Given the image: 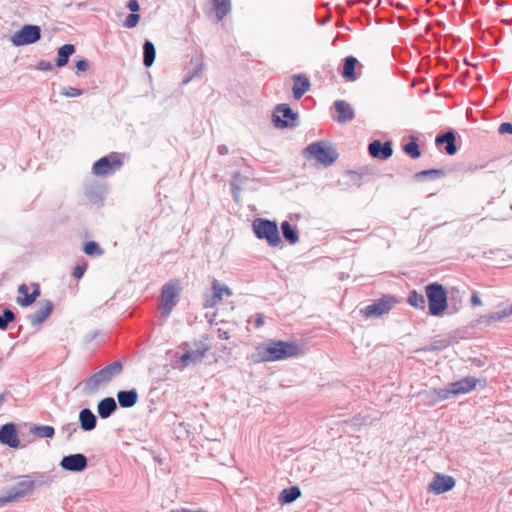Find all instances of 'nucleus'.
Returning a JSON list of instances; mask_svg holds the SVG:
<instances>
[{
	"label": "nucleus",
	"mask_w": 512,
	"mask_h": 512,
	"mask_svg": "<svg viewBox=\"0 0 512 512\" xmlns=\"http://www.w3.org/2000/svg\"><path fill=\"white\" fill-rule=\"evenodd\" d=\"M51 481L50 476L44 472H34L24 475L21 480L13 487L6 490L5 494L0 496V506L19 500L31 495L37 487H40Z\"/></svg>",
	"instance_id": "obj_1"
},
{
	"label": "nucleus",
	"mask_w": 512,
	"mask_h": 512,
	"mask_svg": "<svg viewBox=\"0 0 512 512\" xmlns=\"http://www.w3.org/2000/svg\"><path fill=\"white\" fill-rule=\"evenodd\" d=\"M257 362H274L297 357L301 348L296 342L269 340L256 349Z\"/></svg>",
	"instance_id": "obj_2"
},
{
	"label": "nucleus",
	"mask_w": 512,
	"mask_h": 512,
	"mask_svg": "<svg viewBox=\"0 0 512 512\" xmlns=\"http://www.w3.org/2000/svg\"><path fill=\"white\" fill-rule=\"evenodd\" d=\"M123 372V362L116 360L99 371L93 373L85 378L81 383L82 392L85 395H92L96 393L103 385H107L114 378L118 377Z\"/></svg>",
	"instance_id": "obj_3"
},
{
	"label": "nucleus",
	"mask_w": 512,
	"mask_h": 512,
	"mask_svg": "<svg viewBox=\"0 0 512 512\" xmlns=\"http://www.w3.org/2000/svg\"><path fill=\"white\" fill-rule=\"evenodd\" d=\"M203 338L204 340L187 341L180 345V349L184 350V353L180 356V362L183 368L202 362L206 353L210 350V346L206 342L208 337Z\"/></svg>",
	"instance_id": "obj_4"
},
{
	"label": "nucleus",
	"mask_w": 512,
	"mask_h": 512,
	"mask_svg": "<svg viewBox=\"0 0 512 512\" xmlns=\"http://www.w3.org/2000/svg\"><path fill=\"white\" fill-rule=\"evenodd\" d=\"M429 314L441 316L448 307L447 292L444 286L438 282L429 283L425 287Z\"/></svg>",
	"instance_id": "obj_5"
},
{
	"label": "nucleus",
	"mask_w": 512,
	"mask_h": 512,
	"mask_svg": "<svg viewBox=\"0 0 512 512\" xmlns=\"http://www.w3.org/2000/svg\"><path fill=\"white\" fill-rule=\"evenodd\" d=\"M306 158L314 159L325 167L332 165L338 158V152L330 144L317 141L309 144L304 149Z\"/></svg>",
	"instance_id": "obj_6"
},
{
	"label": "nucleus",
	"mask_w": 512,
	"mask_h": 512,
	"mask_svg": "<svg viewBox=\"0 0 512 512\" xmlns=\"http://www.w3.org/2000/svg\"><path fill=\"white\" fill-rule=\"evenodd\" d=\"M181 292L180 283L172 280L165 283L159 295L158 309L162 316L168 317L179 301Z\"/></svg>",
	"instance_id": "obj_7"
},
{
	"label": "nucleus",
	"mask_w": 512,
	"mask_h": 512,
	"mask_svg": "<svg viewBox=\"0 0 512 512\" xmlns=\"http://www.w3.org/2000/svg\"><path fill=\"white\" fill-rule=\"evenodd\" d=\"M252 229L258 239L265 240L271 247H277L282 242L275 221L265 218H256L252 222Z\"/></svg>",
	"instance_id": "obj_8"
},
{
	"label": "nucleus",
	"mask_w": 512,
	"mask_h": 512,
	"mask_svg": "<svg viewBox=\"0 0 512 512\" xmlns=\"http://www.w3.org/2000/svg\"><path fill=\"white\" fill-rule=\"evenodd\" d=\"M398 303L396 296L386 294L360 310L365 318H379L389 313Z\"/></svg>",
	"instance_id": "obj_9"
},
{
	"label": "nucleus",
	"mask_w": 512,
	"mask_h": 512,
	"mask_svg": "<svg viewBox=\"0 0 512 512\" xmlns=\"http://www.w3.org/2000/svg\"><path fill=\"white\" fill-rule=\"evenodd\" d=\"M272 123L276 128H295L299 125V115L295 113L289 104H278L272 114Z\"/></svg>",
	"instance_id": "obj_10"
},
{
	"label": "nucleus",
	"mask_w": 512,
	"mask_h": 512,
	"mask_svg": "<svg viewBox=\"0 0 512 512\" xmlns=\"http://www.w3.org/2000/svg\"><path fill=\"white\" fill-rule=\"evenodd\" d=\"M123 166L120 154L112 152L107 156L98 159L92 167V171L97 176H106L114 173Z\"/></svg>",
	"instance_id": "obj_11"
},
{
	"label": "nucleus",
	"mask_w": 512,
	"mask_h": 512,
	"mask_svg": "<svg viewBox=\"0 0 512 512\" xmlns=\"http://www.w3.org/2000/svg\"><path fill=\"white\" fill-rule=\"evenodd\" d=\"M40 39L41 28L38 25L27 24L11 37V42L14 46L20 47L36 43Z\"/></svg>",
	"instance_id": "obj_12"
},
{
	"label": "nucleus",
	"mask_w": 512,
	"mask_h": 512,
	"mask_svg": "<svg viewBox=\"0 0 512 512\" xmlns=\"http://www.w3.org/2000/svg\"><path fill=\"white\" fill-rule=\"evenodd\" d=\"M211 293H204L203 295V307L214 308L221 303L223 296H231L232 290L225 284L220 283L217 279H214L211 283Z\"/></svg>",
	"instance_id": "obj_13"
},
{
	"label": "nucleus",
	"mask_w": 512,
	"mask_h": 512,
	"mask_svg": "<svg viewBox=\"0 0 512 512\" xmlns=\"http://www.w3.org/2000/svg\"><path fill=\"white\" fill-rule=\"evenodd\" d=\"M60 467L65 471L82 472L88 466L87 457L82 453H75L64 456L60 461Z\"/></svg>",
	"instance_id": "obj_14"
},
{
	"label": "nucleus",
	"mask_w": 512,
	"mask_h": 512,
	"mask_svg": "<svg viewBox=\"0 0 512 512\" xmlns=\"http://www.w3.org/2000/svg\"><path fill=\"white\" fill-rule=\"evenodd\" d=\"M0 443L10 448H19L20 441L16 424L9 422L0 427Z\"/></svg>",
	"instance_id": "obj_15"
},
{
	"label": "nucleus",
	"mask_w": 512,
	"mask_h": 512,
	"mask_svg": "<svg viewBox=\"0 0 512 512\" xmlns=\"http://www.w3.org/2000/svg\"><path fill=\"white\" fill-rule=\"evenodd\" d=\"M456 481L452 476L436 474L433 481L429 484L428 490L436 495H440L452 490L455 487Z\"/></svg>",
	"instance_id": "obj_16"
},
{
	"label": "nucleus",
	"mask_w": 512,
	"mask_h": 512,
	"mask_svg": "<svg viewBox=\"0 0 512 512\" xmlns=\"http://www.w3.org/2000/svg\"><path fill=\"white\" fill-rule=\"evenodd\" d=\"M368 152L372 158L387 160L393 154L392 143L391 141L373 140L368 145Z\"/></svg>",
	"instance_id": "obj_17"
},
{
	"label": "nucleus",
	"mask_w": 512,
	"mask_h": 512,
	"mask_svg": "<svg viewBox=\"0 0 512 512\" xmlns=\"http://www.w3.org/2000/svg\"><path fill=\"white\" fill-rule=\"evenodd\" d=\"M357 67L362 68V64H360L358 59L354 56H347L343 59L340 75L348 82L356 81L358 79V75L356 73Z\"/></svg>",
	"instance_id": "obj_18"
},
{
	"label": "nucleus",
	"mask_w": 512,
	"mask_h": 512,
	"mask_svg": "<svg viewBox=\"0 0 512 512\" xmlns=\"http://www.w3.org/2000/svg\"><path fill=\"white\" fill-rule=\"evenodd\" d=\"M435 144L437 146L445 144L444 150L446 154L450 156L455 155L458 151L456 145V134L453 130L438 134L435 138Z\"/></svg>",
	"instance_id": "obj_19"
},
{
	"label": "nucleus",
	"mask_w": 512,
	"mask_h": 512,
	"mask_svg": "<svg viewBox=\"0 0 512 512\" xmlns=\"http://www.w3.org/2000/svg\"><path fill=\"white\" fill-rule=\"evenodd\" d=\"M53 309V302L50 300H45L43 305L38 310L27 316V319L29 320L32 326H38L42 324L51 315Z\"/></svg>",
	"instance_id": "obj_20"
},
{
	"label": "nucleus",
	"mask_w": 512,
	"mask_h": 512,
	"mask_svg": "<svg viewBox=\"0 0 512 512\" xmlns=\"http://www.w3.org/2000/svg\"><path fill=\"white\" fill-rule=\"evenodd\" d=\"M478 383V379L475 377L467 376L458 381L450 383L453 396H459L462 394H467L473 391Z\"/></svg>",
	"instance_id": "obj_21"
},
{
	"label": "nucleus",
	"mask_w": 512,
	"mask_h": 512,
	"mask_svg": "<svg viewBox=\"0 0 512 512\" xmlns=\"http://www.w3.org/2000/svg\"><path fill=\"white\" fill-rule=\"evenodd\" d=\"M334 108L338 113L336 118L338 123H346L354 119V110L345 100H336Z\"/></svg>",
	"instance_id": "obj_22"
},
{
	"label": "nucleus",
	"mask_w": 512,
	"mask_h": 512,
	"mask_svg": "<svg viewBox=\"0 0 512 512\" xmlns=\"http://www.w3.org/2000/svg\"><path fill=\"white\" fill-rule=\"evenodd\" d=\"M294 85L292 88L293 97L296 100H299L309 89H310V80L307 76L302 74H297L293 76Z\"/></svg>",
	"instance_id": "obj_23"
},
{
	"label": "nucleus",
	"mask_w": 512,
	"mask_h": 512,
	"mask_svg": "<svg viewBox=\"0 0 512 512\" xmlns=\"http://www.w3.org/2000/svg\"><path fill=\"white\" fill-rule=\"evenodd\" d=\"M139 395L136 389L121 390L117 393V401L121 408H131L138 402Z\"/></svg>",
	"instance_id": "obj_24"
},
{
	"label": "nucleus",
	"mask_w": 512,
	"mask_h": 512,
	"mask_svg": "<svg viewBox=\"0 0 512 512\" xmlns=\"http://www.w3.org/2000/svg\"><path fill=\"white\" fill-rule=\"evenodd\" d=\"M79 424L83 431H92L96 428L97 417L89 408H83L79 412Z\"/></svg>",
	"instance_id": "obj_25"
},
{
	"label": "nucleus",
	"mask_w": 512,
	"mask_h": 512,
	"mask_svg": "<svg viewBox=\"0 0 512 512\" xmlns=\"http://www.w3.org/2000/svg\"><path fill=\"white\" fill-rule=\"evenodd\" d=\"M117 410V403L113 397H106L98 402L97 412L101 419L109 418Z\"/></svg>",
	"instance_id": "obj_26"
},
{
	"label": "nucleus",
	"mask_w": 512,
	"mask_h": 512,
	"mask_svg": "<svg viewBox=\"0 0 512 512\" xmlns=\"http://www.w3.org/2000/svg\"><path fill=\"white\" fill-rule=\"evenodd\" d=\"M76 48L73 44H64L57 50V58L55 61L56 67H64L68 62L70 57L75 53Z\"/></svg>",
	"instance_id": "obj_27"
},
{
	"label": "nucleus",
	"mask_w": 512,
	"mask_h": 512,
	"mask_svg": "<svg viewBox=\"0 0 512 512\" xmlns=\"http://www.w3.org/2000/svg\"><path fill=\"white\" fill-rule=\"evenodd\" d=\"M211 3L218 22L231 11V0H211Z\"/></svg>",
	"instance_id": "obj_28"
},
{
	"label": "nucleus",
	"mask_w": 512,
	"mask_h": 512,
	"mask_svg": "<svg viewBox=\"0 0 512 512\" xmlns=\"http://www.w3.org/2000/svg\"><path fill=\"white\" fill-rule=\"evenodd\" d=\"M281 231L284 239L291 245H294L299 240L297 227L292 225L289 221L281 223Z\"/></svg>",
	"instance_id": "obj_29"
},
{
	"label": "nucleus",
	"mask_w": 512,
	"mask_h": 512,
	"mask_svg": "<svg viewBox=\"0 0 512 512\" xmlns=\"http://www.w3.org/2000/svg\"><path fill=\"white\" fill-rule=\"evenodd\" d=\"M300 496V488L298 486H291L282 490L278 500L281 504H290L296 501Z\"/></svg>",
	"instance_id": "obj_30"
},
{
	"label": "nucleus",
	"mask_w": 512,
	"mask_h": 512,
	"mask_svg": "<svg viewBox=\"0 0 512 512\" xmlns=\"http://www.w3.org/2000/svg\"><path fill=\"white\" fill-rule=\"evenodd\" d=\"M156 58V48L153 42L145 40L143 44V64L145 67H151Z\"/></svg>",
	"instance_id": "obj_31"
},
{
	"label": "nucleus",
	"mask_w": 512,
	"mask_h": 512,
	"mask_svg": "<svg viewBox=\"0 0 512 512\" xmlns=\"http://www.w3.org/2000/svg\"><path fill=\"white\" fill-rule=\"evenodd\" d=\"M446 176V171L443 169H428L417 172L414 179L417 181L435 180Z\"/></svg>",
	"instance_id": "obj_32"
},
{
	"label": "nucleus",
	"mask_w": 512,
	"mask_h": 512,
	"mask_svg": "<svg viewBox=\"0 0 512 512\" xmlns=\"http://www.w3.org/2000/svg\"><path fill=\"white\" fill-rule=\"evenodd\" d=\"M509 316H511V313L508 307L490 314L483 315L480 317L479 321L480 323L490 325L492 322L501 321Z\"/></svg>",
	"instance_id": "obj_33"
},
{
	"label": "nucleus",
	"mask_w": 512,
	"mask_h": 512,
	"mask_svg": "<svg viewBox=\"0 0 512 512\" xmlns=\"http://www.w3.org/2000/svg\"><path fill=\"white\" fill-rule=\"evenodd\" d=\"M407 303L416 309L425 310L426 294L423 295L418 293L416 290H412L408 293Z\"/></svg>",
	"instance_id": "obj_34"
},
{
	"label": "nucleus",
	"mask_w": 512,
	"mask_h": 512,
	"mask_svg": "<svg viewBox=\"0 0 512 512\" xmlns=\"http://www.w3.org/2000/svg\"><path fill=\"white\" fill-rule=\"evenodd\" d=\"M40 296V287L38 284H33V291L25 297H18L17 303L22 307H28L32 305L36 299Z\"/></svg>",
	"instance_id": "obj_35"
},
{
	"label": "nucleus",
	"mask_w": 512,
	"mask_h": 512,
	"mask_svg": "<svg viewBox=\"0 0 512 512\" xmlns=\"http://www.w3.org/2000/svg\"><path fill=\"white\" fill-rule=\"evenodd\" d=\"M31 432L38 438H52L55 435V429L49 425H34Z\"/></svg>",
	"instance_id": "obj_36"
},
{
	"label": "nucleus",
	"mask_w": 512,
	"mask_h": 512,
	"mask_svg": "<svg viewBox=\"0 0 512 512\" xmlns=\"http://www.w3.org/2000/svg\"><path fill=\"white\" fill-rule=\"evenodd\" d=\"M403 151L412 159H417L421 156V151L417 139L412 137L411 140L403 145Z\"/></svg>",
	"instance_id": "obj_37"
},
{
	"label": "nucleus",
	"mask_w": 512,
	"mask_h": 512,
	"mask_svg": "<svg viewBox=\"0 0 512 512\" xmlns=\"http://www.w3.org/2000/svg\"><path fill=\"white\" fill-rule=\"evenodd\" d=\"M15 313L10 308H3L0 315V330H6L8 325L15 320Z\"/></svg>",
	"instance_id": "obj_38"
},
{
	"label": "nucleus",
	"mask_w": 512,
	"mask_h": 512,
	"mask_svg": "<svg viewBox=\"0 0 512 512\" xmlns=\"http://www.w3.org/2000/svg\"><path fill=\"white\" fill-rule=\"evenodd\" d=\"M83 251L88 256H101L104 250L95 241H88L84 244Z\"/></svg>",
	"instance_id": "obj_39"
},
{
	"label": "nucleus",
	"mask_w": 512,
	"mask_h": 512,
	"mask_svg": "<svg viewBox=\"0 0 512 512\" xmlns=\"http://www.w3.org/2000/svg\"><path fill=\"white\" fill-rule=\"evenodd\" d=\"M419 397L421 398L423 403L428 406H434L435 404L438 403L434 389H430L419 393Z\"/></svg>",
	"instance_id": "obj_40"
},
{
	"label": "nucleus",
	"mask_w": 512,
	"mask_h": 512,
	"mask_svg": "<svg viewBox=\"0 0 512 512\" xmlns=\"http://www.w3.org/2000/svg\"><path fill=\"white\" fill-rule=\"evenodd\" d=\"M451 341L449 339H434L430 346L424 348V351H440L450 346Z\"/></svg>",
	"instance_id": "obj_41"
},
{
	"label": "nucleus",
	"mask_w": 512,
	"mask_h": 512,
	"mask_svg": "<svg viewBox=\"0 0 512 512\" xmlns=\"http://www.w3.org/2000/svg\"><path fill=\"white\" fill-rule=\"evenodd\" d=\"M434 390H435L436 398H437L438 402L447 400L451 397H454L450 383L445 388H439V389L434 388Z\"/></svg>",
	"instance_id": "obj_42"
},
{
	"label": "nucleus",
	"mask_w": 512,
	"mask_h": 512,
	"mask_svg": "<svg viewBox=\"0 0 512 512\" xmlns=\"http://www.w3.org/2000/svg\"><path fill=\"white\" fill-rule=\"evenodd\" d=\"M140 21V15L137 13H130L127 15L123 22V27L131 29L137 26Z\"/></svg>",
	"instance_id": "obj_43"
},
{
	"label": "nucleus",
	"mask_w": 512,
	"mask_h": 512,
	"mask_svg": "<svg viewBox=\"0 0 512 512\" xmlns=\"http://www.w3.org/2000/svg\"><path fill=\"white\" fill-rule=\"evenodd\" d=\"M239 177H240L239 172L234 173L233 179L231 182V192H232V196H233V199L235 202L239 201V196H240V191H241V187L237 184V179Z\"/></svg>",
	"instance_id": "obj_44"
},
{
	"label": "nucleus",
	"mask_w": 512,
	"mask_h": 512,
	"mask_svg": "<svg viewBox=\"0 0 512 512\" xmlns=\"http://www.w3.org/2000/svg\"><path fill=\"white\" fill-rule=\"evenodd\" d=\"M60 93H61V95L66 96V97H78L84 93V90L68 86V87H63L61 89Z\"/></svg>",
	"instance_id": "obj_45"
},
{
	"label": "nucleus",
	"mask_w": 512,
	"mask_h": 512,
	"mask_svg": "<svg viewBox=\"0 0 512 512\" xmlns=\"http://www.w3.org/2000/svg\"><path fill=\"white\" fill-rule=\"evenodd\" d=\"M203 70H204V64L202 62L198 63L196 65V67L193 69V71L184 78L183 83L187 84L194 77H200L202 75Z\"/></svg>",
	"instance_id": "obj_46"
},
{
	"label": "nucleus",
	"mask_w": 512,
	"mask_h": 512,
	"mask_svg": "<svg viewBox=\"0 0 512 512\" xmlns=\"http://www.w3.org/2000/svg\"><path fill=\"white\" fill-rule=\"evenodd\" d=\"M77 429L78 427L76 423H67L61 427V432L67 435V440H70Z\"/></svg>",
	"instance_id": "obj_47"
},
{
	"label": "nucleus",
	"mask_w": 512,
	"mask_h": 512,
	"mask_svg": "<svg viewBox=\"0 0 512 512\" xmlns=\"http://www.w3.org/2000/svg\"><path fill=\"white\" fill-rule=\"evenodd\" d=\"M76 74L79 75L81 72H85L89 68V61L86 59L77 60L75 63Z\"/></svg>",
	"instance_id": "obj_48"
},
{
	"label": "nucleus",
	"mask_w": 512,
	"mask_h": 512,
	"mask_svg": "<svg viewBox=\"0 0 512 512\" xmlns=\"http://www.w3.org/2000/svg\"><path fill=\"white\" fill-rule=\"evenodd\" d=\"M86 269H87L86 263L76 265V267L73 270V276L76 279H81L83 277Z\"/></svg>",
	"instance_id": "obj_49"
},
{
	"label": "nucleus",
	"mask_w": 512,
	"mask_h": 512,
	"mask_svg": "<svg viewBox=\"0 0 512 512\" xmlns=\"http://www.w3.org/2000/svg\"><path fill=\"white\" fill-rule=\"evenodd\" d=\"M498 132L501 135L504 134H511L512 135V123L510 122H503L500 124L498 128Z\"/></svg>",
	"instance_id": "obj_50"
},
{
	"label": "nucleus",
	"mask_w": 512,
	"mask_h": 512,
	"mask_svg": "<svg viewBox=\"0 0 512 512\" xmlns=\"http://www.w3.org/2000/svg\"><path fill=\"white\" fill-rule=\"evenodd\" d=\"M54 66L55 65L45 60H41L37 63V69L41 71H51L53 70Z\"/></svg>",
	"instance_id": "obj_51"
},
{
	"label": "nucleus",
	"mask_w": 512,
	"mask_h": 512,
	"mask_svg": "<svg viewBox=\"0 0 512 512\" xmlns=\"http://www.w3.org/2000/svg\"><path fill=\"white\" fill-rule=\"evenodd\" d=\"M126 7L131 10V12L136 13L140 9V5L137 0H129L127 2Z\"/></svg>",
	"instance_id": "obj_52"
},
{
	"label": "nucleus",
	"mask_w": 512,
	"mask_h": 512,
	"mask_svg": "<svg viewBox=\"0 0 512 512\" xmlns=\"http://www.w3.org/2000/svg\"><path fill=\"white\" fill-rule=\"evenodd\" d=\"M471 304L474 305V306H481L482 305V300L480 299L479 295L477 294V292H474L471 296Z\"/></svg>",
	"instance_id": "obj_53"
},
{
	"label": "nucleus",
	"mask_w": 512,
	"mask_h": 512,
	"mask_svg": "<svg viewBox=\"0 0 512 512\" xmlns=\"http://www.w3.org/2000/svg\"><path fill=\"white\" fill-rule=\"evenodd\" d=\"M254 323H255V326L257 328H260L261 326H263V324H264V315L260 314V313L256 314L255 315Z\"/></svg>",
	"instance_id": "obj_54"
},
{
	"label": "nucleus",
	"mask_w": 512,
	"mask_h": 512,
	"mask_svg": "<svg viewBox=\"0 0 512 512\" xmlns=\"http://www.w3.org/2000/svg\"><path fill=\"white\" fill-rule=\"evenodd\" d=\"M18 293L20 295H23V297H25L26 295H29L30 293H28V286L26 284H24V283L19 285Z\"/></svg>",
	"instance_id": "obj_55"
},
{
	"label": "nucleus",
	"mask_w": 512,
	"mask_h": 512,
	"mask_svg": "<svg viewBox=\"0 0 512 512\" xmlns=\"http://www.w3.org/2000/svg\"><path fill=\"white\" fill-rule=\"evenodd\" d=\"M218 337L220 339L228 340L230 338L229 333L227 331L222 330L221 328L218 329Z\"/></svg>",
	"instance_id": "obj_56"
},
{
	"label": "nucleus",
	"mask_w": 512,
	"mask_h": 512,
	"mask_svg": "<svg viewBox=\"0 0 512 512\" xmlns=\"http://www.w3.org/2000/svg\"><path fill=\"white\" fill-rule=\"evenodd\" d=\"M217 150L220 155L228 154V147L226 145H219Z\"/></svg>",
	"instance_id": "obj_57"
},
{
	"label": "nucleus",
	"mask_w": 512,
	"mask_h": 512,
	"mask_svg": "<svg viewBox=\"0 0 512 512\" xmlns=\"http://www.w3.org/2000/svg\"><path fill=\"white\" fill-rule=\"evenodd\" d=\"M9 395H10L9 391H5L2 394H0V408L2 407L3 403L6 401V399Z\"/></svg>",
	"instance_id": "obj_58"
},
{
	"label": "nucleus",
	"mask_w": 512,
	"mask_h": 512,
	"mask_svg": "<svg viewBox=\"0 0 512 512\" xmlns=\"http://www.w3.org/2000/svg\"><path fill=\"white\" fill-rule=\"evenodd\" d=\"M362 419H363V418H362L360 415H356V416H354V417H353L352 421H353V423H355V424H362V422H361V421H362Z\"/></svg>",
	"instance_id": "obj_59"
},
{
	"label": "nucleus",
	"mask_w": 512,
	"mask_h": 512,
	"mask_svg": "<svg viewBox=\"0 0 512 512\" xmlns=\"http://www.w3.org/2000/svg\"><path fill=\"white\" fill-rule=\"evenodd\" d=\"M86 196H87L90 200H92V201H94V202L97 200V199H96V197L93 195V193H92L91 191H89V190H87V191H86Z\"/></svg>",
	"instance_id": "obj_60"
},
{
	"label": "nucleus",
	"mask_w": 512,
	"mask_h": 512,
	"mask_svg": "<svg viewBox=\"0 0 512 512\" xmlns=\"http://www.w3.org/2000/svg\"><path fill=\"white\" fill-rule=\"evenodd\" d=\"M241 183H242V176L240 175V177L237 179V184L241 187Z\"/></svg>",
	"instance_id": "obj_61"
},
{
	"label": "nucleus",
	"mask_w": 512,
	"mask_h": 512,
	"mask_svg": "<svg viewBox=\"0 0 512 512\" xmlns=\"http://www.w3.org/2000/svg\"><path fill=\"white\" fill-rule=\"evenodd\" d=\"M510 313L512 315V305L509 307Z\"/></svg>",
	"instance_id": "obj_62"
}]
</instances>
